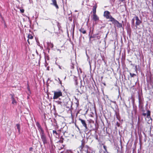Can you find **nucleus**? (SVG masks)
<instances>
[{
    "label": "nucleus",
    "instance_id": "1",
    "mask_svg": "<svg viewBox=\"0 0 153 153\" xmlns=\"http://www.w3.org/2000/svg\"><path fill=\"white\" fill-rule=\"evenodd\" d=\"M81 142V144L78 148L80 152H82L84 151L86 153H89L88 152V149L89 148V146L88 145L85 146V142L83 140H82Z\"/></svg>",
    "mask_w": 153,
    "mask_h": 153
},
{
    "label": "nucleus",
    "instance_id": "2",
    "mask_svg": "<svg viewBox=\"0 0 153 153\" xmlns=\"http://www.w3.org/2000/svg\"><path fill=\"white\" fill-rule=\"evenodd\" d=\"M53 99L54 100L57 99L60 97L62 96V90L58 89L56 91H53Z\"/></svg>",
    "mask_w": 153,
    "mask_h": 153
},
{
    "label": "nucleus",
    "instance_id": "3",
    "mask_svg": "<svg viewBox=\"0 0 153 153\" xmlns=\"http://www.w3.org/2000/svg\"><path fill=\"white\" fill-rule=\"evenodd\" d=\"M103 16L106 19H109L108 22H112L115 19L110 14V12L107 10L105 11L103 13Z\"/></svg>",
    "mask_w": 153,
    "mask_h": 153
},
{
    "label": "nucleus",
    "instance_id": "4",
    "mask_svg": "<svg viewBox=\"0 0 153 153\" xmlns=\"http://www.w3.org/2000/svg\"><path fill=\"white\" fill-rule=\"evenodd\" d=\"M40 137L43 144L45 145L48 143V139L47 137L45 131H43L40 133Z\"/></svg>",
    "mask_w": 153,
    "mask_h": 153
},
{
    "label": "nucleus",
    "instance_id": "5",
    "mask_svg": "<svg viewBox=\"0 0 153 153\" xmlns=\"http://www.w3.org/2000/svg\"><path fill=\"white\" fill-rule=\"evenodd\" d=\"M79 120L80 121L82 126L85 127V131H87L88 130V128L85 120L80 118L79 119Z\"/></svg>",
    "mask_w": 153,
    "mask_h": 153
},
{
    "label": "nucleus",
    "instance_id": "6",
    "mask_svg": "<svg viewBox=\"0 0 153 153\" xmlns=\"http://www.w3.org/2000/svg\"><path fill=\"white\" fill-rule=\"evenodd\" d=\"M134 18L136 20V22L135 23V26H137L139 25L140 24L142 23V21L141 20H140L139 18L137 16H135L134 17Z\"/></svg>",
    "mask_w": 153,
    "mask_h": 153
},
{
    "label": "nucleus",
    "instance_id": "7",
    "mask_svg": "<svg viewBox=\"0 0 153 153\" xmlns=\"http://www.w3.org/2000/svg\"><path fill=\"white\" fill-rule=\"evenodd\" d=\"M142 115L145 117L147 115L146 117L148 118H150L152 119L151 117V111H150L149 110H148L147 111V114L145 113H143Z\"/></svg>",
    "mask_w": 153,
    "mask_h": 153
},
{
    "label": "nucleus",
    "instance_id": "8",
    "mask_svg": "<svg viewBox=\"0 0 153 153\" xmlns=\"http://www.w3.org/2000/svg\"><path fill=\"white\" fill-rule=\"evenodd\" d=\"M112 23L115 25H117L118 27H122V25L121 23H120L119 22L115 19L112 22Z\"/></svg>",
    "mask_w": 153,
    "mask_h": 153
},
{
    "label": "nucleus",
    "instance_id": "9",
    "mask_svg": "<svg viewBox=\"0 0 153 153\" xmlns=\"http://www.w3.org/2000/svg\"><path fill=\"white\" fill-rule=\"evenodd\" d=\"M52 3H51V4L54 6L56 8L58 9L59 8V7L58 5L56 0H52Z\"/></svg>",
    "mask_w": 153,
    "mask_h": 153
},
{
    "label": "nucleus",
    "instance_id": "10",
    "mask_svg": "<svg viewBox=\"0 0 153 153\" xmlns=\"http://www.w3.org/2000/svg\"><path fill=\"white\" fill-rule=\"evenodd\" d=\"M36 125L38 128V129L40 133L44 131V130L42 128L40 123L38 122L36 123Z\"/></svg>",
    "mask_w": 153,
    "mask_h": 153
},
{
    "label": "nucleus",
    "instance_id": "11",
    "mask_svg": "<svg viewBox=\"0 0 153 153\" xmlns=\"http://www.w3.org/2000/svg\"><path fill=\"white\" fill-rule=\"evenodd\" d=\"M92 19L94 21L96 22L99 20V18L96 14H93Z\"/></svg>",
    "mask_w": 153,
    "mask_h": 153
},
{
    "label": "nucleus",
    "instance_id": "12",
    "mask_svg": "<svg viewBox=\"0 0 153 153\" xmlns=\"http://www.w3.org/2000/svg\"><path fill=\"white\" fill-rule=\"evenodd\" d=\"M11 99L12 100V104L14 105H16L17 102L16 100L14 98V94H11Z\"/></svg>",
    "mask_w": 153,
    "mask_h": 153
},
{
    "label": "nucleus",
    "instance_id": "13",
    "mask_svg": "<svg viewBox=\"0 0 153 153\" xmlns=\"http://www.w3.org/2000/svg\"><path fill=\"white\" fill-rule=\"evenodd\" d=\"M97 7V4H96L93 6V8L92 9V13L93 14H96V9Z\"/></svg>",
    "mask_w": 153,
    "mask_h": 153
},
{
    "label": "nucleus",
    "instance_id": "14",
    "mask_svg": "<svg viewBox=\"0 0 153 153\" xmlns=\"http://www.w3.org/2000/svg\"><path fill=\"white\" fill-rule=\"evenodd\" d=\"M27 38L28 39L27 40V42L29 44H30V42L29 41V39H33V36H32L31 34H29L28 35Z\"/></svg>",
    "mask_w": 153,
    "mask_h": 153
},
{
    "label": "nucleus",
    "instance_id": "15",
    "mask_svg": "<svg viewBox=\"0 0 153 153\" xmlns=\"http://www.w3.org/2000/svg\"><path fill=\"white\" fill-rule=\"evenodd\" d=\"M79 31L83 34H85L86 33V31L83 28L81 27L79 30Z\"/></svg>",
    "mask_w": 153,
    "mask_h": 153
},
{
    "label": "nucleus",
    "instance_id": "16",
    "mask_svg": "<svg viewBox=\"0 0 153 153\" xmlns=\"http://www.w3.org/2000/svg\"><path fill=\"white\" fill-rule=\"evenodd\" d=\"M47 45L48 48H53V45L52 43L51 42H48Z\"/></svg>",
    "mask_w": 153,
    "mask_h": 153
},
{
    "label": "nucleus",
    "instance_id": "17",
    "mask_svg": "<svg viewBox=\"0 0 153 153\" xmlns=\"http://www.w3.org/2000/svg\"><path fill=\"white\" fill-rule=\"evenodd\" d=\"M16 126L17 127V128L18 129V132L19 134L20 133V126L19 124H16Z\"/></svg>",
    "mask_w": 153,
    "mask_h": 153
},
{
    "label": "nucleus",
    "instance_id": "18",
    "mask_svg": "<svg viewBox=\"0 0 153 153\" xmlns=\"http://www.w3.org/2000/svg\"><path fill=\"white\" fill-rule=\"evenodd\" d=\"M95 125L96 126V127L95 129H93V130H97L98 129V124L97 123L96 124H95Z\"/></svg>",
    "mask_w": 153,
    "mask_h": 153
},
{
    "label": "nucleus",
    "instance_id": "19",
    "mask_svg": "<svg viewBox=\"0 0 153 153\" xmlns=\"http://www.w3.org/2000/svg\"><path fill=\"white\" fill-rule=\"evenodd\" d=\"M102 145H103V147L104 149L105 150V152L107 153H108V151H107V149L106 146H105L103 144H102Z\"/></svg>",
    "mask_w": 153,
    "mask_h": 153
},
{
    "label": "nucleus",
    "instance_id": "20",
    "mask_svg": "<svg viewBox=\"0 0 153 153\" xmlns=\"http://www.w3.org/2000/svg\"><path fill=\"white\" fill-rule=\"evenodd\" d=\"M139 105H141L142 106H143V103H142V102H141V100H140V98H139Z\"/></svg>",
    "mask_w": 153,
    "mask_h": 153
},
{
    "label": "nucleus",
    "instance_id": "21",
    "mask_svg": "<svg viewBox=\"0 0 153 153\" xmlns=\"http://www.w3.org/2000/svg\"><path fill=\"white\" fill-rule=\"evenodd\" d=\"M53 134H55L56 135H57L58 134L57 131L56 130H53Z\"/></svg>",
    "mask_w": 153,
    "mask_h": 153
},
{
    "label": "nucleus",
    "instance_id": "22",
    "mask_svg": "<svg viewBox=\"0 0 153 153\" xmlns=\"http://www.w3.org/2000/svg\"><path fill=\"white\" fill-rule=\"evenodd\" d=\"M130 75L131 77H133L134 76H136V75L135 74H132L131 73H130Z\"/></svg>",
    "mask_w": 153,
    "mask_h": 153
},
{
    "label": "nucleus",
    "instance_id": "23",
    "mask_svg": "<svg viewBox=\"0 0 153 153\" xmlns=\"http://www.w3.org/2000/svg\"><path fill=\"white\" fill-rule=\"evenodd\" d=\"M20 11L21 13H23L24 12L25 10L23 9H20Z\"/></svg>",
    "mask_w": 153,
    "mask_h": 153
},
{
    "label": "nucleus",
    "instance_id": "24",
    "mask_svg": "<svg viewBox=\"0 0 153 153\" xmlns=\"http://www.w3.org/2000/svg\"><path fill=\"white\" fill-rule=\"evenodd\" d=\"M74 65L73 64H72V65L71 66V69H74Z\"/></svg>",
    "mask_w": 153,
    "mask_h": 153
},
{
    "label": "nucleus",
    "instance_id": "25",
    "mask_svg": "<svg viewBox=\"0 0 153 153\" xmlns=\"http://www.w3.org/2000/svg\"><path fill=\"white\" fill-rule=\"evenodd\" d=\"M95 138L97 140H98V137L97 135L96 134L95 136Z\"/></svg>",
    "mask_w": 153,
    "mask_h": 153
},
{
    "label": "nucleus",
    "instance_id": "26",
    "mask_svg": "<svg viewBox=\"0 0 153 153\" xmlns=\"http://www.w3.org/2000/svg\"><path fill=\"white\" fill-rule=\"evenodd\" d=\"M134 19H132V23L133 25H134Z\"/></svg>",
    "mask_w": 153,
    "mask_h": 153
},
{
    "label": "nucleus",
    "instance_id": "27",
    "mask_svg": "<svg viewBox=\"0 0 153 153\" xmlns=\"http://www.w3.org/2000/svg\"><path fill=\"white\" fill-rule=\"evenodd\" d=\"M33 149V148L32 147H30L29 148V151H32Z\"/></svg>",
    "mask_w": 153,
    "mask_h": 153
},
{
    "label": "nucleus",
    "instance_id": "28",
    "mask_svg": "<svg viewBox=\"0 0 153 153\" xmlns=\"http://www.w3.org/2000/svg\"><path fill=\"white\" fill-rule=\"evenodd\" d=\"M27 89L28 91L30 92V88L29 86L28 85V86L27 87Z\"/></svg>",
    "mask_w": 153,
    "mask_h": 153
},
{
    "label": "nucleus",
    "instance_id": "29",
    "mask_svg": "<svg viewBox=\"0 0 153 153\" xmlns=\"http://www.w3.org/2000/svg\"><path fill=\"white\" fill-rule=\"evenodd\" d=\"M4 28H6V27H7V25H6V23H4Z\"/></svg>",
    "mask_w": 153,
    "mask_h": 153
},
{
    "label": "nucleus",
    "instance_id": "30",
    "mask_svg": "<svg viewBox=\"0 0 153 153\" xmlns=\"http://www.w3.org/2000/svg\"><path fill=\"white\" fill-rule=\"evenodd\" d=\"M49 68H50V67L49 66L47 68V70L48 71H49L50 70Z\"/></svg>",
    "mask_w": 153,
    "mask_h": 153
},
{
    "label": "nucleus",
    "instance_id": "31",
    "mask_svg": "<svg viewBox=\"0 0 153 153\" xmlns=\"http://www.w3.org/2000/svg\"><path fill=\"white\" fill-rule=\"evenodd\" d=\"M58 79L59 80V81H60V83L61 84H62V82H61V81H60V79L59 78H58Z\"/></svg>",
    "mask_w": 153,
    "mask_h": 153
},
{
    "label": "nucleus",
    "instance_id": "32",
    "mask_svg": "<svg viewBox=\"0 0 153 153\" xmlns=\"http://www.w3.org/2000/svg\"><path fill=\"white\" fill-rule=\"evenodd\" d=\"M120 1H121V2H123V1H125V0H120Z\"/></svg>",
    "mask_w": 153,
    "mask_h": 153
},
{
    "label": "nucleus",
    "instance_id": "33",
    "mask_svg": "<svg viewBox=\"0 0 153 153\" xmlns=\"http://www.w3.org/2000/svg\"><path fill=\"white\" fill-rule=\"evenodd\" d=\"M92 37H93L92 36H90V37L89 38L90 39H91V38H92Z\"/></svg>",
    "mask_w": 153,
    "mask_h": 153
},
{
    "label": "nucleus",
    "instance_id": "34",
    "mask_svg": "<svg viewBox=\"0 0 153 153\" xmlns=\"http://www.w3.org/2000/svg\"><path fill=\"white\" fill-rule=\"evenodd\" d=\"M1 98V93H0V98Z\"/></svg>",
    "mask_w": 153,
    "mask_h": 153
},
{
    "label": "nucleus",
    "instance_id": "35",
    "mask_svg": "<svg viewBox=\"0 0 153 153\" xmlns=\"http://www.w3.org/2000/svg\"><path fill=\"white\" fill-rule=\"evenodd\" d=\"M45 114H44V116H45Z\"/></svg>",
    "mask_w": 153,
    "mask_h": 153
},
{
    "label": "nucleus",
    "instance_id": "36",
    "mask_svg": "<svg viewBox=\"0 0 153 153\" xmlns=\"http://www.w3.org/2000/svg\"><path fill=\"white\" fill-rule=\"evenodd\" d=\"M61 143H63V141H61Z\"/></svg>",
    "mask_w": 153,
    "mask_h": 153
},
{
    "label": "nucleus",
    "instance_id": "37",
    "mask_svg": "<svg viewBox=\"0 0 153 153\" xmlns=\"http://www.w3.org/2000/svg\"><path fill=\"white\" fill-rule=\"evenodd\" d=\"M104 85H105V83H104Z\"/></svg>",
    "mask_w": 153,
    "mask_h": 153
},
{
    "label": "nucleus",
    "instance_id": "38",
    "mask_svg": "<svg viewBox=\"0 0 153 153\" xmlns=\"http://www.w3.org/2000/svg\"><path fill=\"white\" fill-rule=\"evenodd\" d=\"M74 29H73V30H74Z\"/></svg>",
    "mask_w": 153,
    "mask_h": 153
}]
</instances>
